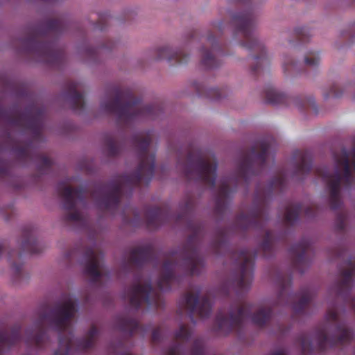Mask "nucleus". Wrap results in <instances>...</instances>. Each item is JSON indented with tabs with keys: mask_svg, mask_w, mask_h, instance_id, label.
<instances>
[{
	"mask_svg": "<svg viewBox=\"0 0 355 355\" xmlns=\"http://www.w3.org/2000/svg\"><path fill=\"white\" fill-rule=\"evenodd\" d=\"M74 312V304L71 299L67 300L63 307V313L66 317L71 316Z\"/></svg>",
	"mask_w": 355,
	"mask_h": 355,
	"instance_id": "2",
	"label": "nucleus"
},
{
	"mask_svg": "<svg viewBox=\"0 0 355 355\" xmlns=\"http://www.w3.org/2000/svg\"><path fill=\"white\" fill-rule=\"evenodd\" d=\"M161 51H167V49H166V48H163V49H161Z\"/></svg>",
	"mask_w": 355,
	"mask_h": 355,
	"instance_id": "7",
	"label": "nucleus"
},
{
	"mask_svg": "<svg viewBox=\"0 0 355 355\" xmlns=\"http://www.w3.org/2000/svg\"><path fill=\"white\" fill-rule=\"evenodd\" d=\"M339 164L340 165V166L343 167V168L344 169V171L347 175L348 173L349 166H348V162H347V160L346 159V158H344Z\"/></svg>",
	"mask_w": 355,
	"mask_h": 355,
	"instance_id": "6",
	"label": "nucleus"
},
{
	"mask_svg": "<svg viewBox=\"0 0 355 355\" xmlns=\"http://www.w3.org/2000/svg\"><path fill=\"white\" fill-rule=\"evenodd\" d=\"M150 290V286L148 285L146 286H138L133 288L131 293L130 300L132 303H135L137 300L139 301L141 300H144L146 295V293Z\"/></svg>",
	"mask_w": 355,
	"mask_h": 355,
	"instance_id": "1",
	"label": "nucleus"
},
{
	"mask_svg": "<svg viewBox=\"0 0 355 355\" xmlns=\"http://www.w3.org/2000/svg\"><path fill=\"white\" fill-rule=\"evenodd\" d=\"M319 58L315 55H311L305 59V62L309 65H315L318 62Z\"/></svg>",
	"mask_w": 355,
	"mask_h": 355,
	"instance_id": "4",
	"label": "nucleus"
},
{
	"mask_svg": "<svg viewBox=\"0 0 355 355\" xmlns=\"http://www.w3.org/2000/svg\"><path fill=\"white\" fill-rule=\"evenodd\" d=\"M89 272L93 276L98 275V265L96 262H93L89 268Z\"/></svg>",
	"mask_w": 355,
	"mask_h": 355,
	"instance_id": "3",
	"label": "nucleus"
},
{
	"mask_svg": "<svg viewBox=\"0 0 355 355\" xmlns=\"http://www.w3.org/2000/svg\"><path fill=\"white\" fill-rule=\"evenodd\" d=\"M197 298L194 295H190L187 299V303L189 306H193V304L196 303Z\"/></svg>",
	"mask_w": 355,
	"mask_h": 355,
	"instance_id": "5",
	"label": "nucleus"
}]
</instances>
